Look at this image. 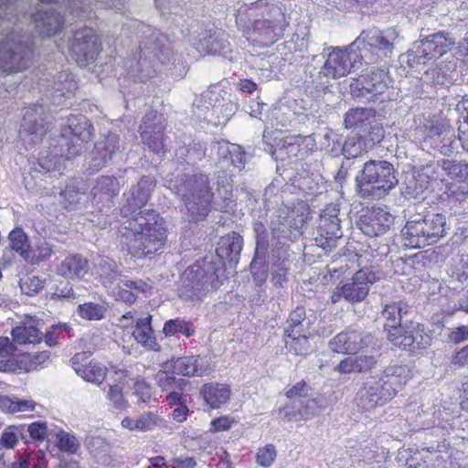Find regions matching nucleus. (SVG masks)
<instances>
[{"label":"nucleus","mask_w":468,"mask_h":468,"mask_svg":"<svg viewBox=\"0 0 468 468\" xmlns=\"http://www.w3.org/2000/svg\"><path fill=\"white\" fill-rule=\"evenodd\" d=\"M271 267L290 265L289 249L284 242L277 241L272 244L269 256Z\"/></svg>","instance_id":"4d7b16f0"},{"label":"nucleus","mask_w":468,"mask_h":468,"mask_svg":"<svg viewBox=\"0 0 468 468\" xmlns=\"http://www.w3.org/2000/svg\"><path fill=\"white\" fill-rule=\"evenodd\" d=\"M242 248V236L235 231L228 233L221 237L218 242L216 256H213L214 261L219 260L223 263L224 269L226 261L229 262L230 267L235 266L239 262Z\"/></svg>","instance_id":"a878e982"},{"label":"nucleus","mask_w":468,"mask_h":468,"mask_svg":"<svg viewBox=\"0 0 468 468\" xmlns=\"http://www.w3.org/2000/svg\"><path fill=\"white\" fill-rule=\"evenodd\" d=\"M36 402L31 399H20L16 397L0 395V410L7 414L34 410Z\"/></svg>","instance_id":"79ce46f5"},{"label":"nucleus","mask_w":468,"mask_h":468,"mask_svg":"<svg viewBox=\"0 0 468 468\" xmlns=\"http://www.w3.org/2000/svg\"><path fill=\"white\" fill-rule=\"evenodd\" d=\"M48 88L51 91L54 102L60 103L63 98H70L78 89L75 77L69 71H60L48 80Z\"/></svg>","instance_id":"7c9ffc66"},{"label":"nucleus","mask_w":468,"mask_h":468,"mask_svg":"<svg viewBox=\"0 0 468 468\" xmlns=\"http://www.w3.org/2000/svg\"><path fill=\"white\" fill-rule=\"evenodd\" d=\"M119 180L112 176H101L96 179L94 186L90 190L92 204L101 213L110 211L113 198L120 192Z\"/></svg>","instance_id":"b1692460"},{"label":"nucleus","mask_w":468,"mask_h":468,"mask_svg":"<svg viewBox=\"0 0 468 468\" xmlns=\"http://www.w3.org/2000/svg\"><path fill=\"white\" fill-rule=\"evenodd\" d=\"M390 78L382 69H374L353 79L349 87L353 97L374 100L389 87Z\"/></svg>","instance_id":"a211bd4d"},{"label":"nucleus","mask_w":468,"mask_h":468,"mask_svg":"<svg viewBox=\"0 0 468 468\" xmlns=\"http://www.w3.org/2000/svg\"><path fill=\"white\" fill-rule=\"evenodd\" d=\"M376 110L368 107L349 109L344 115V126L347 130L366 131L374 122Z\"/></svg>","instance_id":"72a5a7b5"},{"label":"nucleus","mask_w":468,"mask_h":468,"mask_svg":"<svg viewBox=\"0 0 468 468\" xmlns=\"http://www.w3.org/2000/svg\"><path fill=\"white\" fill-rule=\"evenodd\" d=\"M377 339L370 333L358 326H349L335 335L329 342V348L338 354L356 355L361 350L373 347Z\"/></svg>","instance_id":"4468645a"},{"label":"nucleus","mask_w":468,"mask_h":468,"mask_svg":"<svg viewBox=\"0 0 468 468\" xmlns=\"http://www.w3.org/2000/svg\"><path fill=\"white\" fill-rule=\"evenodd\" d=\"M379 357V354L349 355L342 359L334 370L342 375L368 373L376 368Z\"/></svg>","instance_id":"bb28decb"},{"label":"nucleus","mask_w":468,"mask_h":468,"mask_svg":"<svg viewBox=\"0 0 468 468\" xmlns=\"http://www.w3.org/2000/svg\"><path fill=\"white\" fill-rule=\"evenodd\" d=\"M395 332L391 334L390 343L412 355L420 354L431 345V331L420 323L410 321L402 331Z\"/></svg>","instance_id":"2eb2a0df"},{"label":"nucleus","mask_w":468,"mask_h":468,"mask_svg":"<svg viewBox=\"0 0 468 468\" xmlns=\"http://www.w3.org/2000/svg\"><path fill=\"white\" fill-rule=\"evenodd\" d=\"M284 342L287 350L295 356H306L312 350L309 337L306 333H291L284 334Z\"/></svg>","instance_id":"58836bf2"},{"label":"nucleus","mask_w":468,"mask_h":468,"mask_svg":"<svg viewBox=\"0 0 468 468\" xmlns=\"http://www.w3.org/2000/svg\"><path fill=\"white\" fill-rule=\"evenodd\" d=\"M200 393L210 408L218 409L229 400L230 389L224 384L208 383L202 386Z\"/></svg>","instance_id":"c9c22d12"},{"label":"nucleus","mask_w":468,"mask_h":468,"mask_svg":"<svg viewBox=\"0 0 468 468\" xmlns=\"http://www.w3.org/2000/svg\"><path fill=\"white\" fill-rule=\"evenodd\" d=\"M342 219L337 206H327L317 221L315 245L324 250H331L336 246V241L343 237Z\"/></svg>","instance_id":"dca6fc26"},{"label":"nucleus","mask_w":468,"mask_h":468,"mask_svg":"<svg viewBox=\"0 0 468 468\" xmlns=\"http://www.w3.org/2000/svg\"><path fill=\"white\" fill-rule=\"evenodd\" d=\"M215 97L217 100L218 94L213 93L211 91H207L206 93L197 95L192 103V112L198 119H207L208 113L211 111L210 107H213V104L209 101H212Z\"/></svg>","instance_id":"603ef678"},{"label":"nucleus","mask_w":468,"mask_h":468,"mask_svg":"<svg viewBox=\"0 0 468 468\" xmlns=\"http://www.w3.org/2000/svg\"><path fill=\"white\" fill-rule=\"evenodd\" d=\"M101 51V43L94 30L83 27L74 31L69 42L70 56L80 66L93 62Z\"/></svg>","instance_id":"f3484780"},{"label":"nucleus","mask_w":468,"mask_h":468,"mask_svg":"<svg viewBox=\"0 0 468 468\" xmlns=\"http://www.w3.org/2000/svg\"><path fill=\"white\" fill-rule=\"evenodd\" d=\"M342 154L345 161H352L354 165H363L367 151L364 148V144L356 137L348 138L345 141L342 147Z\"/></svg>","instance_id":"a19ab883"},{"label":"nucleus","mask_w":468,"mask_h":468,"mask_svg":"<svg viewBox=\"0 0 468 468\" xmlns=\"http://www.w3.org/2000/svg\"><path fill=\"white\" fill-rule=\"evenodd\" d=\"M283 176L287 180L286 186L292 187V193H302L304 197H313L322 194L324 189L322 178L317 175L310 174L303 168L284 169Z\"/></svg>","instance_id":"412c9836"},{"label":"nucleus","mask_w":468,"mask_h":468,"mask_svg":"<svg viewBox=\"0 0 468 468\" xmlns=\"http://www.w3.org/2000/svg\"><path fill=\"white\" fill-rule=\"evenodd\" d=\"M304 136H287L282 139L277 145L274 154L277 158L291 160L293 157H298L302 151V144L304 142Z\"/></svg>","instance_id":"ea45409f"},{"label":"nucleus","mask_w":468,"mask_h":468,"mask_svg":"<svg viewBox=\"0 0 468 468\" xmlns=\"http://www.w3.org/2000/svg\"><path fill=\"white\" fill-rule=\"evenodd\" d=\"M76 373L88 382L101 384L106 376V368L97 362L75 368Z\"/></svg>","instance_id":"a18cd8bd"},{"label":"nucleus","mask_w":468,"mask_h":468,"mask_svg":"<svg viewBox=\"0 0 468 468\" xmlns=\"http://www.w3.org/2000/svg\"><path fill=\"white\" fill-rule=\"evenodd\" d=\"M407 380V368L403 366L388 367L381 374L368 377L357 393L361 407L370 410L383 406L396 396Z\"/></svg>","instance_id":"0eeeda50"},{"label":"nucleus","mask_w":468,"mask_h":468,"mask_svg":"<svg viewBox=\"0 0 468 468\" xmlns=\"http://www.w3.org/2000/svg\"><path fill=\"white\" fill-rule=\"evenodd\" d=\"M224 274L219 260L214 261L213 256L198 260L182 273L178 295L186 301L199 300L222 284Z\"/></svg>","instance_id":"20e7f679"},{"label":"nucleus","mask_w":468,"mask_h":468,"mask_svg":"<svg viewBox=\"0 0 468 468\" xmlns=\"http://www.w3.org/2000/svg\"><path fill=\"white\" fill-rule=\"evenodd\" d=\"M51 290L52 291L47 294V297L51 301L73 302L77 299L74 287L68 281H59Z\"/></svg>","instance_id":"49530a36"},{"label":"nucleus","mask_w":468,"mask_h":468,"mask_svg":"<svg viewBox=\"0 0 468 468\" xmlns=\"http://www.w3.org/2000/svg\"><path fill=\"white\" fill-rule=\"evenodd\" d=\"M107 308L104 305L87 302L78 305V314L88 321H99L104 318Z\"/></svg>","instance_id":"864d4df0"},{"label":"nucleus","mask_w":468,"mask_h":468,"mask_svg":"<svg viewBox=\"0 0 468 468\" xmlns=\"http://www.w3.org/2000/svg\"><path fill=\"white\" fill-rule=\"evenodd\" d=\"M34 57V43L31 37L17 29L8 32L0 41V70L17 73L28 69Z\"/></svg>","instance_id":"9d476101"},{"label":"nucleus","mask_w":468,"mask_h":468,"mask_svg":"<svg viewBox=\"0 0 468 468\" xmlns=\"http://www.w3.org/2000/svg\"><path fill=\"white\" fill-rule=\"evenodd\" d=\"M268 249L269 243L255 244L254 255L250 265L257 268L269 267Z\"/></svg>","instance_id":"e2e57ef3"},{"label":"nucleus","mask_w":468,"mask_h":468,"mask_svg":"<svg viewBox=\"0 0 468 468\" xmlns=\"http://www.w3.org/2000/svg\"><path fill=\"white\" fill-rule=\"evenodd\" d=\"M428 184L421 175L406 174L400 186L401 195L408 199L419 198L427 189Z\"/></svg>","instance_id":"4c0bfd02"},{"label":"nucleus","mask_w":468,"mask_h":468,"mask_svg":"<svg viewBox=\"0 0 468 468\" xmlns=\"http://www.w3.org/2000/svg\"><path fill=\"white\" fill-rule=\"evenodd\" d=\"M176 373L167 368L161 367L160 370L155 374V380L158 387L163 391H170L174 389L184 390L185 387L188 384V381L184 378H178L176 377Z\"/></svg>","instance_id":"37998d69"},{"label":"nucleus","mask_w":468,"mask_h":468,"mask_svg":"<svg viewBox=\"0 0 468 468\" xmlns=\"http://www.w3.org/2000/svg\"><path fill=\"white\" fill-rule=\"evenodd\" d=\"M304 73V83L306 89L310 90L311 93L314 92L316 95H320L329 90L332 74L325 69V64L321 69L315 68L313 65H307Z\"/></svg>","instance_id":"473e14b6"},{"label":"nucleus","mask_w":468,"mask_h":468,"mask_svg":"<svg viewBox=\"0 0 468 468\" xmlns=\"http://www.w3.org/2000/svg\"><path fill=\"white\" fill-rule=\"evenodd\" d=\"M84 444L89 452L94 457L105 454L110 449L107 441L101 436H87Z\"/></svg>","instance_id":"13d9d810"},{"label":"nucleus","mask_w":468,"mask_h":468,"mask_svg":"<svg viewBox=\"0 0 468 468\" xmlns=\"http://www.w3.org/2000/svg\"><path fill=\"white\" fill-rule=\"evenodd\" d=\"M11 335L13 340L18 345L35 344L41 340V333L33 326H16L12 329Z\"/></svg>","instance_id":"de8ad7c7"},{"label":"nucleus","mask_w":468,"mask_h":468,"mask_svg":"<svg viewBox=\"0 0 468 468\" xmlns=\"http://www.w3.org/2000/svg\"><path fill=\"white\" fill-rule=\"evenodd\" d=\"M155 186L154 177L144 176L133 186L126 204L121 208L125 218L118 234L122 247H126L129 254L137 259L152 257L163 249L166 239L165 220L154 209H144V207Z\"/></svg>","instance_id":"f257e3e1"},{"label":"nucleus","mask_w":468,"mask_h":468,"mask_svg":"<svg viewBox=\"0 0 468 468\" xmlns=\"http://www.w3.org/2000/svg\"><path fill=\"white\" fill-rule=\"evenodd\" d=\"M98 271L104 286L112 285L120 276L116 263L109 259L100 261Z\"/></svg>","instance_id":"5fc2aeb1"},{"label":"nucleus","mask_w":468,"mask_h":468,"mask_svg":"<svg viewBox=\"0 0 468 468\" xmlns=\"http://www.w3.org/2000/svg\"><path fill=\"white\" fill-rule=\"evenodd\" d=\"M10 249L17 252L25 261L30 252L27 235L21 228L14 229L8 235Z\"/></svg>","instance_id":"c03bdc74"},{"label":"nucleus","mask_w":468,"mask_h":468,"mask_svg":"<svg viewBox=\"0 0 468 468\" xmlns=\"http://www.w3.org/2000/svg\"><path fill=\"white\" fill-rule=\"evenodd\" d=\"M365 132H367V140L372 144H379L385 136V131L382 125L376 120V117L374 118V122H371Z\"/></svg>","instance_id":"338daca9"},{"label":"nucleus","mask_w":468,"mask_h":468,"mask_svg":"<svg viewBox=\"0 0 468 468\" xmlns=\"http://www.w3.org/2000/svg\"><path fill=\"white\" fill-rule=\"evenodd\" d=\"M89 271V262L86 258L80 254L66 257L58 266V272L61 276L70 279H80Z\"/></svg>","instance_id":"f704fd0d"},{"label":"nucleus","mask_w":468,"mask_h":468,"mask_svg":"<svg viewBox=\"0 0 468 468\" xmlns=\"http://www.w3.org/2000/svg\"><path fill=\"white\" fill-rule=\"evenodd\" d=\"M199 356H174L164 362L161 367L184 377H201L206 373V368L199 363Z\"/></svg>","instance_id":"c85d7f7f"},{"label":"nucleus","mask_w":468,"mask_h":468,"mask_svg":"<svg viewBox=\"0 0 468 468\" xmlns=\"http://www.w3.org/2000/svg\"><path fill=\"white\" fill-rule=\"evenodd\" d=\"M120 136L116 133L108 132L101 134L90 153V169L99 171L107 166L119 152Z\"/></svg>","instance_id":"5701e85b"},{"label":"nucleus","mask_w":468,"mask_h":468,"mask_svg":"<svg viewBox=\"0 0 468 468\" xmlns=\"http://www.w3.org/2000/svg\"><path fill=\"white\" fill-rule=\"evenodd\" d=\"M36 28L42 37L56 35L64 24V16L55 7L42 9L34 17Z\"/></svg>","instance_id":"c756f323"},{"label":"nucleus","mask_w":468,"mask_h":468,"mask_svg":"<svg viewBox=\"0 0 468 468\" xmlns=\"http://www.w3.org/2000/svg\"><path fill=\"white\" fill-rule=\"evenodd\" d=\"M381 314L386 320L384 329L387 331V337L390 342L391 334L396 333L395 330L402 331L405 325L400 324V318L397 314L396 305H394V303L386 304ZM409 322L410 321H405V324Z\"/></svg>","instance_id":"09e8293b"},{"label":"nucleus","mask_w":468,"mask_h":468,"mask_svg":"<svg viewBox=\"0 0 468 468\" xmlns=\"http://www.w3.org/2000/svg\"><path fill=\"white\" fill-rule=\"evenodd\" d=\"M48 115L41 104H33L27 107L23 115L21 127L22 133L31 135L33 144H37L42 140L49 128Z\"/></svg>","instance_id":"393cba45"},{"label":"nucleus","mask_w":468,"mask_h":468,"mask_svg":"<svg viewBox=\"0 0 468 468\" xmlns=\"http://www.w3.org/2000/svg\"><path fill=\"white\" fill-rule=\"evenodd\" d=\"M165 119L163 114L155 111L148 112L143 118L139 127L140 135L144 144L154 154H159L166 152L165 144Z\"/></svg>","instance_id":"6ab92c4d"},{"label":"nucleus","mask_w":468,"mask_h":468,"mask_svg":"<svg viewBox=\"0 0 468 468\" xmlns=\"http://www.w3.org/2000/svg\"><path fill=\"white\" fill-rule=\"evenodd\" d=\"M58 447L62 452L75 453L80 447V443L75 436L63 433L58 438Z\"/></svg>","instance_id":"774afa93"},{"label":"nucleus","mask_w":468,"mask_h":468,"mask_svg":"<svg viewBox=\"0 0 468 468\" xmlns=\"http://www.w3.org/2000/svg\"><path fill=\"white\" fill-rule=\"evenodd\" d=\"M206 155V145L189 137L180 138L176 142L175 158L182 165H194Z\"/></svg>","instance_id":"cd10ccee"},{"label":"nucleus","mask_w":468,"mask_h":468,"mask_svg":"<svg viewBox=\"0 0 468 468\" xmlns=\"http://www.w3.org/2000/svg\"><path fill=\"white\" fill-rule=\"evenodd\" d=\"M276 456V448L273 444L270 443L258 449L256 462L259 465L268 468L273 463Z\"/></svg>","instance_id":"680f3d73"},{"label":"nucleus","mask_w":468,"mask_h":468,"mask_svg":"<svg viewBox=\"0 0 468 468\" xmlns=\"http://www.w3.org/2000/svg\"><path fill=\"white\" fill-rule=\"evenodd\" d=\"M19 438L27 441L26 425H11L7 427L3 431L0 441L5 448L11 449L16 444Z\"/></svg>","instance_id":"6e6d98bb"},{"label":"nucleus","mask_w":468,"mask_h":468,"mask_svg":"<svg viewBox=\"0 0 468 468\" xmlns=\"http://www.w3.org/2000/svg\"><path fill=\"white\" fill-rule=\"evenodd\" d=\"M290 265L271 267V282L275 287L283 288L288 282Z\"/></svg>","instance_id":"69168bd1"},{"label":"nucleus","mask_w":468,"mask_h":468,"mask_svg":"<svg viewBox=\"0 0 468 468\" xmlns=\"http://www.w3.org/2000/svg\"><path fill=\"white\" fill-rule=\"evenodd\" d=\"M163 332L166 336H172L177 333L189 337L194 335L195 329L190 322L181 318L168 320L165 323Z\"/></svg>","instance_id":"3c124183"},{"label":"nucleus","mask_w":468,"mask_h":468,"mask_svg":"<svg viewBox=\"0 0 468 468\" xmlns=\"http://www.w3.org/2000/svg\"><path fill=\"white\" fill-rule=\"evenodd\" d=\"M392 215L381 207L362 209L356 223L363 234L370 238L384 235L393 224Z\"/></svg>","instance_id":"aec40b11"},{"label":"nucleus","mask_w":468,"mask_h":468,"mask_svg":"<svg viewBox=\"0 0 468 468\" xmlns=\"http://www.w3.org/2000/svg\"><path fill=\"white\" fill-rule=\"evenodd\" d=\"M354 47H356L362 54L367 56L375 54L378 60L381 56L388 57L392 53L394 48L393 39L385 36L384 33L377 28L363 30L360 35L354 40Z\"/></svg>","instance_id":"4be33fe9"},{"label":"nucleus","mask_w":468,"mask_h":468,"mask_svg":"<svg viewBox=\"0 0 468 468\" xmlns=\"http://www.w3.org/2000/svg\"><path fill=\"white\" fill-rule=\"evenodd\" d=\"M270 229L272 234V238L276 239L277 241H285L290 238L291 231L284 218L277 217L272 219L270 224Z\"/></svg>","instance_id":"052dcab7"},{"label":"nucleus","mask_w":468,"mask_h":468,"mask_svg":"<svg viewBox=\"0 0 468 468\" xmlns=\"http://www.w3.org/2000/svg\"><path fill=\"white\" fill-rule=\"evenodd\" d=\"M140 35V46L137 59L126 62L127 72L135 80L144 82L156 75L159 66H171L177 60L166 35L157 28L144 23H136Z\"/></svg>","instance_id":"7ed1b4c3"},{"label":"nucleus","mask_w":468,"mask_h":468,"mask_svg":"<svg viewBox=\"0 0 468 468\" xmlns=\"http://www.w3.org/2000/svg\"><path fill=\"white\" fill-rule=\"evenodd\" d=\"M94 127L90 120L81 114L71 115L68 124L61 128L58 140L59 153L66 159L80 155L90 141Z\"/></svg>","instance_id":"9b49d317"},{"label":"nucleus","mask_w":468,"mask_h":468,"mask_svg":"<svg viewBox=\"0 0 468 468\" xmlns=\"http://www.w3.org/2000/svg\"><path fill=\"white\" fill-rule=\"evenodd\" d=\"M243 15L249 24L242 26V33L253 47H271L284 36L290 22L282 5L265 0H259L239 10L236 17L238 26H241Z\"/></svg>","instance_id":"f03ea898"},{"label":"nucleus","mask_w":468,"mask_h":468,"mask_svg":"<svg viewBox=\"0 0 468 468\" xmlns=\"http://www.w3.org/2000/svg\"><path fill=\"white\" fill-rule=\"evenodd\" d=\"M379 280V277L369 268L357 271L343 285L335 288L331 295L333 303L345 300L350 303H360L366 299L373 283Z\"/></svg>","instance_id":"ddd939ff"},{"label":"nucleus","mask_w":468,"mask_h":468,"mask_svg":"<svg viewBox=\"0 0 468 468\" xmlns=\"http://www.w3.org/2000/svg\"><path fill=\"white\" fill-rule=\"evenodd\" d=\"M170 188L184 201L190 220H203L211 211L214 193L207 174L183 175Z\"/></svg>","instance_id":"39448f33"},{"label":"nucleus","mask_w":468,"mask_h":468,"mask_svg":"<svg viewBox=\"0 0 468 468\" xmlns=\"http://www.w3.org/2000/svg\"><path fill=\"white\" fill-rule=\"evenodd\" d=\"M20 288L24 293L33 295L44 288V281L37 276L27 277L20 282Z\"/></svg>","instance_id":"0e129e2a"},{"label":"nucleus","mask_w":468,"mask_h":468,"mask_svg":"<svg viewBox=\"0 0 468 468\" xmlns=\"http://www.w3.org/2000/svg\"><path fill=\"white\" fill-rule=\"evenodd\" d=\"M363 60L367 64L378 62V57L375 54L367 56L362 54L356 47H354V41L346 48H333L332 51L327 55L324 62L325 69L331 72L333 79H339L356 71L363 64Z\"/></svg>","instance_id":"f8f14e48"},{"label":"nucleus","mask_w":468,"mask_h":468,"mask_svg":"<svg viewBox=\"0 0 468 468\" xmlns=\"http://www.w3.org/2000/svg\"><path fill=\"white\" fill-rule=\"evenodd\" d=\"M393 165L384 160H367L356 176V193L363 199L378 200L399 183Z\"/></svg>","instance_id":"6e6552de"},{"label":"nucleus","mask_w":468,"mask_h":468,"mask_svg":"<svg viewBox=\"0 0 468 468\" xmlns=\"http://www.w3.org/2000/svg\"><path fill=\"white\" fill-rule=\"evenodd\" d=\"M152 315H147L144 318H140L136 322V327L133 332V335L135 340L147 347L150 350H158L160 346L155 341L154 336V330L151 325Z\"/></svg>","instance_id":"e433bc0d"},{"label":"nucleus","mask_w":468,"mask_h":468,"mask_svg":"<svg viewBox=\"0 0 468 468\" xmlns=\"http://www.w3.org/2000/svg\"><path fill=\"white\" fill-rule=\"evenodd\" d=\"M455 45L456 57L468 60V37L456 41L452 32L441 30L414 42L407 51V63L410 68L425 65L442 57Z\"/></svg>","instance_id":"423d86ee"},{"label":"nucleus","mask_w":468,"mask_h":468,"mask_svg":"<svg viewBox=\"0 0 468 468\" xmlns=\"http://www.w3.org/2000/svg\"><path fill=\"white\" fill-rule=\"evenodd\" d=\"M446 217L442 213L410 218L401 229L403 244L409 248H424L437 243L447 234Z\"/></svg>","instance_id":"1a4fd4ad"},{"label":"nucleus","mask_w":468,"mask_h":468,"mask_svg":"<svg viewBox=\"0 0 468 468\" xmlns=\"http://www.w3.org/2000/svg\"><path fill=\"white\" fill-rule=\"evenodd\" d=\"M229 34L224 30H208L200 39L203 50L208 54L226 56L231 51Z\"/></svg>","instance_id":"2f4dec72"},{"label":"nucleus","mask_w":468,"mask_h":468,"mask_svg":"<svg viewBox=\"0 0 468 468\" xmlns=\"http://www.w3.org/2000/svg\"><path fill=\"white\" fill-rule=\"evenodd\" d=\"M306 314L305 309L303 306H297L292 312H291L284 328V334L291 333H306L308 330V324L305 325Z\"/></svg>","instance_id":"8fccbe9b"},{"label":"nucleus","mask_w":468,"mask_h":468,"mask_svg":"<svg viewBox=\"0 0 468 468\" xmlns=\"http://www.w3.org/2000/svg\"><path fill=\"white\" fill-rule=\"evenodd\" d=\"M297 400V412L300 420H306L312 419L314 416L320 412L317 402L314 399H296Z\"/></svg>","instance_id":"bf43d9fd"}]
</instances>
